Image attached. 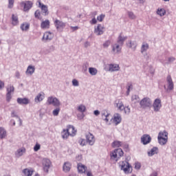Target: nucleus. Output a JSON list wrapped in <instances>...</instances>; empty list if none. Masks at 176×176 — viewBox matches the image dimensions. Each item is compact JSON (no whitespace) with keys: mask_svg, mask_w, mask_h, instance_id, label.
I'll list each match as a JSON object with an SVG mask.
<instances>
[{"mask_svg":"<svg viewBox=\"0 0 176 176\" xmlns=\"http://www.w3.org/2000/svg\"><path fill=\"white\" fill-rule=\"evenodd\" d=\"M123 33H120L117 38V43L111 45L112 52L114 54H119L122 52V47L124 45V41H127V36H122Z\"/></svg>","mask_w":176,"mask_h":176,"instance_id":"f257e3e1","label":"nucleus"},{"mask_svg":"<svg viewBox=\"0 0 176 176\" xmlns=\"http://www.w3.org/2000/svg\"><path fill=\"white\" fill-rule=\"evenodd\" d=\"M104 69L107 72H116L120 70V66L118 64L110 63V64H104Z\"/></svg>","mask_w":176,"mask_h":176,"instance_id":"f03ea898","label":"nucleus"},{"mask_svg":"<svg viewBox=\"0 0 176 176\" xmlns=\"http://www.w3.org/2000/svg\"><path fill=\"white\" fill-rule=\"evenodd\" d=\"M166 82L167 85L166 86H164V89L166 91V93H170V91L174 90V82H173V78H171L170 75H168L166 77Z\"/></svg>","mask_w":176,"mask_h":176,"instance_id":"7ed1b4c3","label":"nucleus"},{"mask_svg":"<svg viewBox=\"0 0 176 176\" xmlns=\"http://www.w3.org/2000/svg\"><path fill=\"white\" fill-rule=\"evenodd\" d=\"M54 38V34L52 32L47 31L43 34V36L41 38L42 42L46 43L50 42Z\"/></svg>","mask_w":176,"mask_h":176,"instance_id":"20e7f679","label":"nucleus"},{"mask_svg":"<svg viewBox=\"0 0 176 176\" xmlns=\"http://www.w3.org/2000/svg\"><path fill=\"white\" fill-rule=\"evenodd\" d=\"M140 105L141 108H143V109H145V108H149V107L152 105V100L148 97L144 98L140 102Z\"/></svg>","mask_w":176,"mask_h":176,"instance_id":"39448f33","label":"nucleus"},{"mask_svg":"<svg viewBox=\"0 0 176 176\" xmlns=\"http://www.w3.org/2000/svg\"><path fill=\"white\" fill-rule=\"evenodd\" d=\"M47 102L49 105H53L54 107H60V105H61L60 100L57 98L53 96L48 97Z\"/></svg>","mask_w":176,"mask_h":176,"instance_id":"423d86ee","label":"nucleus"},{"mask_svg":"<svg viewBox=\"0 0 176 176\" xmlns=\"http://www.w3.org/2000/svg\"><path fill=\"white\" fill-rule=\"evenodd\" d=\"M162 100L160 98H156L155 99L153 103V108L154 112H160V109H162Z\"/></svg>","mask_w":176,"mask_h":176,"instance_id":"0eeeda50","label":"nucleus"},{"mask_svg":"<svg viewBox=\"0 0 176 176\" xmlns=\"http://www.w3.org/2000/svg\"><path fill=\"white\" fill-rule=\"evenodd\" d=\"M43 171L49 173V168L52 167V161L47 158H44L42 162Z\"/></svg>","mask_w":176,"mask_h":176,"instance_id":"6e6552de","label":"nucleus"},{"mask_svg":"<svg viewBox=\"0 0 176 176\" xmlns=\"http://www.w3.org/2000/svg\"><path fill=\"white\" fill-rule=\"evenodd\" d=\"M54 24L57 30V31H63V30L66 27L67 23L58 20L56 19L54 22Z\"/></svg>","mask_w":176,"mask_h":176,"instance_id":"1a4fd4ad","label":"nucleus"},{"mask_svg":"<svg viewBox=\"0 0 176 176\" xmlns=\"http://www.w3.org/2000/svg\"><path fill=\"white\" fill-rule=\"evenodd\" d=\"M32 5H34V3L30 1H22L21 3V6L23 7L24 12H28V10L32 8Z\"/></svg>","mask_w":176,"mask_h":176,"instance_id":"9d476101","label":"nucleus"},{"mask_svg":"<svg viewBox=\"0 0 176 176\" xmlns=\"http://www.w3.org/2000/svg\"><path fill=\"white\" fill-rule=\"evenodd\" d=\"M114 107L120 112H122L124 109V104H123V102L120 99H117L114 101Z\"/></svg>","mask_w":176,"mask_h":176,"instance_id":"9b49d317","label":"nucleus"},{"mask_svg":"<svg viewBox=\"0 0 176 176\" xmlns=\"http://www.w3.org/2000/svg\"><path fill=\"white\" fill-rule=\"evenodd\" d=\"M121 170H122L125 174H129L130 173V164L127 162H122L120 164Z\"/></svg>","mask_w":176,"mask_h":176,"instance_id":"f8f14e48","label":"nucleus"},{"mask_svg":"<svg viewBox=\"0 0 176 176\" xmlns=\"http://www.w3.org/2000/svg\"><path fill=\"white\" fill-rule=\"evenodd\" d=\"M38 8L41 9V12L45 14V16H47L49 14V8H47V6L42 3L41 2V0H38Z\"/></svg>","mask_w":176,"mask_h":176,"instance_id":"ddd939ff","label":"nucleus"},{"mask_svg":"<svg viewBox=\"0 0 176 176\" xmlns=\"http://www.w3.org/2000/svg\"><path fill=\"white\" fill-rule=\"evenodd\" d=\"M152 141V138L148 134H144L141 138V142L143 145H148Z\"/></svg>","mask_w":176,"mask_h":176,"instance_id":"4468645a","label":"nucleus"},{"mask_svg":"<svg viewBox=\"0 0 176 176\" xmlns=\"http://www.w3.org/2000/svg\"><path fill=\"white\" fill-rule=\"evenodd\" d=\"M86 140L87 144L91 146L94 145V143L96 142V138H94V135L91 133L86 135Z\"/></svg>","mask_w":176,"mask_h":176,"instance_id":"2eb2a0df","label":"nucleus"},{"mask_svg":"<svg viewBox=\"0 0 176 176\" xmlns=\"http://www.w3.org/2000/svg\"><path fill=\"white\" fill-rule=\"evenodd\" d=\"M104 28L101 25V24H98L94 29V33L99 36L100 35H102V34H104Z\"/></svg>","mask_w":176,"mask_h":176,"instance_id":"dca6fc26","label":"nucleus"},{"mask_svg":"<svg viewBox=\"0 0 176 176\" xmlns=\"http://www.w3.org/2000/svg\"><path fill=\"white\" fill-rule=\"evenodd\" d=\"M159 60L160 61V63H162V64H164V65H165V64H168L170 63H174V61H175V58L173 56H170L168 58V62H167V57L165 56L164 59L160 58Z\"/></svg>","mask_w":176,"mask_h":176,"instance_id":"f3484780","label":"nucleus"},{"mask_svg":"<svg viewBox=\"0 0 176 176\" xmlns=\"http://www.w3.org/2000/svg\"><path fill=\"white\" fill-rule=\"evenodd\" d=\"M72 167V164L69 162H65L63 165V171L64 173H69Z\"/></svg>","mask_w":176,"mask_h":176,"instance_id":"a211bd4d","label":"nucleus"},{"mask_svg":"<svg viewBox=\"0 0 176 176\" xmlns=\"http://www.w3.org/2000/svg\"><path fill=\"white\" fill-rule=\"evenodd\" d=\"M16 102H18L19 105H28V104H30V99L27 98H18Z\"/></svg>","mask_w":176,"mask_h":176,"instance_id":"6ab92c4d","label":"nucleus"},{"mask_svg":"<svg viewBox=\"0 0 176 176\" xmlns=\"http://www.w3.org/2000/svg\"><path fill=\"white\" fill-rule=\"evenodd\" d=\"M159 153V148L157 146L153 147L150 151L147 152V155L149 157H152L154 155H157Z\"/></svg>","mask_w":176,"mask_h":176,"instance_id":"aec40b11","label":"nucleus"},{"mask_svg":"<svg viewBox=\"0 0 176 176\" xmlns=\"http://www.w3.org/2000/svg\"><path fill=\"white\" fill-rule=\"evenodd\" d=\"M113 122L115 123L116 126L122 122V116L119 113L114 114Z\"/></svg>","mask_w":176,"mask_h":176,"instance_id":"412c9836","label":"nucleus"},{"mask_svg":"<svg viewBox=\"0 0 176 176\" xmlns=\"http://www.w3.org/2000/svg\"><path fill=\"white\" fill-rule=\"evenodd\" d=\"M126 47L129 49H133V50H135V49H137V41H132L131 40H129L126 42Z\"/></svg>","mask_w":176,"mask_h":176,"instance_id":"4be33fe9","label":"nucleus"},{"mask_svg":"<svg viewBox=\"0 0 176 176\" xmlns=\"http://www.w3.org/2000/svg\"><path fill=\"white\" fill-rule=\"evenodd\" d=\"M78 171L80 174H83L84 173H86L87 170V167L81 163L78 164L77 166Z\"/></svg>","mask_w":176,"mask_h":176,"instance_id":"5701e85b","label":"nucleus"},{"mask_svg":"<svg viewBox=\"0 0 176 176\" xmlns=\"http://www.w3.org/2000/svg\"><path fill=\"white\" fill-rule=\"evenodd\" d=\"M20 21H19V16L17 15L12 14L11 18V23L12 25H19Z\"/></svg>","mask_w":176,"mask_h":176,"instance_id":"b1692460","label":"nucleus"},{"mask_svg":"<svg viewBox=\"0 0 176 176\" xmlns=\"http://www.w3.org/2000/svg\"><path fill=\"white\" fill-rule=\"evenodd\" d=\"M67 130L69 131H71L70 133V137H75L76 135V129H75V126H74L73 125H67Z\"/></svg>","mask_w":176,"mask_h":176,"instance_id":"393cba45","label":"nucleus"},{"mask_svg":"<svg viewBox=\"0 0 176 176\" xmlns=\"http://www.w3.org/2000/svg\"><path fill=\"white\" fill-rule=\"evenodd\" d=\"M60 134L63 140H68V137L71 135L69 131H68V128L63 129Z\"/></svg>","mask_w":176,"mask_h":176,"instance_id":"a878e982","label":"nucleus"},{"mask_svg":"<svg viewBox=\"0 0 176 176\" xmlns=\"http://www.w3.org/2000/svg\"><path fill=\"white\" fill-rule=\"evenodd\" d=\"M35 72V66L29 65L25 72L26 75H32Z\"/></svg>","mask_w":176,"mask_h":176,"instance_id":"bb28decb","label":"nucleus"},{"mask_svg":"<svg viewBox=\"0 0 176 176\" xmlns=\"http://www.w3.org/2000/svg\"><path fill=\"white\" fill-rule=\"evenodd\" d=\"M43 98H45V94L39 93L34 98L35 102H41V101H43Z\"/></svg>","mask_w":176,"mask_h":176,"instance_id":"cd10ccee","label":"nucleus"},{"mask_svg":"<svg viewBox=\"0 0 176 176\" xmlns=\"http://www.w3.org/2000/svg\"><path fill=\"white\" fill-rule=\"evenodd\" d=\"M41 27L43 30H45V28H49L50 27V21L45 20L41 22Z\"/></svg>","mask_w":176,"mask_h":176,"instance_id":"c85d7f7f","label":"nucleus"},{"mask_svg":"<svg viewBox=\"0 0 176 176\" xmlns=\"http://www.w3.org/2000/svg\"><path fill=\"white\" fill-rule=\"evenodd\" d=\"M20 28L21 31H28L30 30V23L25 22L21 24Z\"/></svg>","mask_w":176,"mask_h":176,"instance_id":"c756f323","label":"nucleus"},{"mask_svg":"<svg viewBox=\"0 0 176 176\" xmlns=\"http://www.w3.org/2000/svg\"><path fill=\"white\" fill-rule=\"evenodd\" d=\"M157 140L160 145H162L163 146L166 145V144H167L168 141V138H157Z\"/></svg>","mask_w":176,"mask_h":176,"instance_id":"7c9ffc66","label":"nucleus"},{"mask_svg":"<svg viewBox=\"0 0 176 176\" xmlns=\"http://www.w3.org/2000/svg\"><path fill=\"white\" fill-rule=\"evenodd\" d=\"M25 153V148H19L16 153L15 156L16 157H20L21 156H23V155Z\"/></svg>","mask_w":176,"mask_h":176,"instance_id":"2f4dec72","label":"nucleus"},{"mask_svg":"<svg viewBox=\"0 0 176 176\" xmlns=\"http://www.w3.org/2000/svg\"><path fill=\"white\" fill-rule=\"evenodd\" d=\"M168 138V133L166 131H160L158 133L157 138Z\"/></svg>","mask_w":176,"mask_h":176,"instance_id":"473e14b6","label":"nucleus"},{"mask_svg":"<svg viewBox=\"0 0 176 176\" xmlns=\"http://www.w3.org/2000/svg\"><path fill=\"white\" fill-rule=\"evenodd\" d=\"M89 73L92 76H96L98 74V70L96 67H89Z\"/></svg>","mask_w":176,"mask_h":176,"instance_id":"72a5a7b5","label":"nucleus"},{"mask_svg":"<svg viewBox=\"0 0 176 176\" xmlns=\"http://www.w3.org/2000/svg\"><path fill=\"white\" fill-rule=\"evenodd\" d=\"M34 170H30L28 168H25L23 170V174H24L25 176H32Z\"/></svg>","mask_w":176,"mask_h":176,"instance_id":"f704fd0d","label":"nucleus"},{"mask_svg":"<svg viewBox=\"0 0 176 176\" xmlns=\"http://www.w3.org/2000/svg\"><path fill=\"white\" fill-rule=\"evenodd\" d=\"M116 152H117L116 149L112 151L110 153V157H111V159H112L113 160H116V162H118V153Z\"/></svg>","mask_w":176,"mask_h":176,"instance_id":"c9c22d12","label":"nucleus"},{"mask_svg":"<svg viewBox=\"0 0 176 176\" xmlns=\"http://www.w3.org/2000/svg\"><path fill=\"white\" fill-rule=\"evenodd\" d=\"M6 137V130L3 127H0V138L1 140Z\"/></svg>","mask_w":176,"mask_h":176,"instance_id":"e433bc0d","label":"nucleus"},{"mask_svg":"<svg viewBox=\"0 0 176 176\" xmlns=\"http://www.w3.org/2000/svg\"><path fill=\"white\" fill-rule=\"evenodd\" d=\"M7 94H12V93H14V87L12 85H9L6 87Z\"/></svg>","mask_w":176,"mask_h":176,"instance_id":"4c0bfd02","label":"nucleus"},{"mask_svg":"<svg viewBox=\"0 0 176 176\" xmlns=\"http://www.w3.org/2000/svg\"><path fill=\"white\" fill-rule=\"evenodd\" d=\"M131 101L134 102L135 104H137V102H140V96L138 95H133L131 96Z\"/></svg>","mask_w":176,"mask_h":176,"instance_id":"58836bf2","label":"nucleus"},{"mask_svg":"<svg viewBox=\"0 0 176 176\" xmlns=\"http://www.w3.org/2000/svg\"><path fill=\"white\" fill-rule=\"evenodd\" d=\"M111 145L113 148H120V146H122V142L114 141Z\"/></svg>","mask_w":176,"mask_h":176,"instance_id":"ea45409f","label":"nucleus"},{"mask_svg":"<svg viewBox=\"0 0 176 176\" xmlns=\"http://www.w3.org/2000/svg\"><path fill=\"white\" fill-rule=\"evenodd\" d=\"M149 49V45L148 43L142 44L141 47V53H144V52H146Z\"/></svg>","mask_w":176,"mask_h":176,"instance_id":"a19ab883","label":"nucleus"},{"mask_svg":"<svg viewBox=\"0 0 176 176\" xmlns=\"http://www.w3.org/2000/svg\"><path fill=\"white\" fill-rule=\"evenodd\" d=\"M60 111H61V109H60L59 107H57L56 109L53 110L52 115L54 116H58V113H60Z\"/></svg>","mask_w":176,"mask_h":176,"instance_id":"79ce46f5","label":"nucleus"},{"mask_svg":"<svg viewBox=\"0 0 176 176\" xmlns=\"http://www.w3.org/2000/svg\"><path fill=\"white\" fill-rule=\"evenodd\" d=\"M116 152L117 153L118 158L122 157L123 156V155L124 154V153L123 152V150H122V148L116 149Z\"/></svg>","mask_w":176,"mask_h":176,"instance_id":"37998d69","label":"nucleus"},{"mask_svg":"<svg viewBox=\"0 0 176 176\" xmlns=\"http://www.w3.org/2000/svg\"><path fill=\"white\" fill-rule=\"evenodd\" d=\"M157 14H159V16H163L164 14H166V10L163 8L158 9L157 11Z\"/></svg>","mask_w":176,"mask_h":176,"instance_id":"c03bdc74","label":"nucleus"},{"mask_svg":"<svg viewBox=\"0 0 176 176\" xmlns=\"http://www.w3.org/2000/svg\"><path fill=\"white\" fill-rule=\"evenodd\" d=\"M127 86L126 96H129L130 94V90L133 89V84H131V82H128Z\"/></svg>","mask_w":176,"mask_h":176,"instance_id":"a18cd8bd","label":"nucleus"},{"mask_svg":"<svg viewBox=\"0 0 176 176\" xmlns=\"http://www.w3.org/2000/svg\"><path fill=\"white\" fill-rule=\"evenodd\" d=\"M127 13L129 19H131L132 20H135V19L137 18V16H135V14H134V12L128 11Z\"/></svg>","mask_w":176,"mask_h":176,"instance_id":"49530a36","label":"nucleus"},{"mask_svg":"<svg viewBox=\"0 0 176 176\" xmlns=\"http://www.w3.org/2000/svg\"><path fill=\"white\" fill-rule=\"evenodd\" d=\"M78 111L79 112H82V113H83V112H85L86 111V106L83 105V104H80L78 108Z\"/></svg>","mask_w":176,"mask_h":176,"instance_id":"de8ad7c7","label":"nucleus"},{"mask_svg":"<svg viewBox=\"0 0 176 176\" xmlns=\"http://www.w3.org/2000/svg\"><path fill=\"white\" fill-rule=\"evenodd\" d=\"M111 45V41L109 40L106 41L102 46L104 49H107V47H109V45Z\"/></svg>","mask_w":176,"mask_h":176,"instance_id":"09e8293b","label":"nucleus"},{"mask_svg":"<svg viewBox=\"0 0 176 176\" xmlns=\"http://www.w3.org/2000/svg\"><path fill=\"white\" fill-rule=\"evenodd\" d=\"M14 5V0H8V8L12 9Z\"/></svg>","mask_w":176,"mask_h":176,"instance_id":"8fccbe9b","label":"nucleus"},{"mask_svg":"<svg viewBox=\"0 0 176 176\" xmlns=\"http://www.w3.org/2000/svg\"><path fill=\"white\" fill-rule=\"evenodd\" d=\"M105 19V14H100V16H97L98 21H100V23Z\"/></svg>","mask_w":176,"mask_h":176,"instance_id":"3c124183","label":"nucleus"},{"mask_svg":"<svg viewBox=\"0 0 176 176\" xmlns=\"http://www.w3.org/2000/svg\"><path fill=\"white\" fill-rule=\"evenodd\" d=\"M6 100L7 102H10V100H12V94H6Z\"/></svg>","mask_w":176,"mask_h":176,"instance_id":"603ef678","label":"nucleus"},{"mask_svg":"<svg viewBox=\"0 0 176 176\" xmlns=\"http://www.w3.org/2000/svg\"><path fill=\"white\" fill-rule=\"evenodd\" d=\"M72 85L75 87H78V86H79V81L74 78L72 80Z\"/></svg>","mask_w":176,"mask_h":176,"instance_id":"864d4df0","label":"nucleus"},{"mask_svg":"<svg viewBox=\"0 0 176 176\" xmlns=\"http://www.w3.org/2000/svg\"><path fill=\"white\" fill-rule=\"evenodd\" d=\"M102 115L105 116V118H104L105 122H109V120L108 119V116H109V113H108V111H104Z\"/></svg>","mask_w":176,"mask_h":176,"instance_id":"5fc2aeb1","label":"nucleus"},{"mask_svg":"<svg viewBox=\"0 0 176 176\" xmlns=\"http://www.w3.org/2000/svg\"><path fill=\"white\" fill-rule=\"evenodd\" d=\"M34 17L36 19H39V17H41V11H39V10H36L34 12Z\"/></svg>","mask_w":176,"mask_h":176,"instance_id":"6e6d98bb","label":"nucleus"},{"mask_svg":"<svg viewBox=\"0 0 176 176\" xmlns=\"http://www.w3.org/2000/svg\"><path fill=\"white\" fill-rule=\"evenodd\" d=\"M39 149H41V144H36L34 147V152H38V151H39Z\"/></svg>","mask_w":176,"mask_h":176,"instance_id":"4d7b16f0","label":"nucleus"},{"mask_svg":"<svg viewBox=\"0 0 176 176\" xmlns=\"http://www.w3.org/2000/svg\"><path fill=\"white\" fill-rule=\"evenodd\" d=\"M78 142L80 145H82V146H85V145H86V140L85 139H80Z\"/></svg>","mask_w":176,"mask_h":176,"instance_id":"13d9d810","label":"nucleus"},{"mask_svg":"<svg viewBox=\"0 0 176 176\" xmlns=\"http://www.w3.org/2000/svg\"><path fill=\"white\" fill-rule=\"evenodd\" d=\"M124 113H126V115H129V113H130V107H124V109H123Z\"/></svg>","mask_w":176,"mask_h":176,"instance_id":"bf43d9fd","label":"nucleus"},{"mask_svg":"<svg viewBox=\"0 0 176 176\" xmlns=\"http://www.w3.org/2000/svg\"><path fill=\"white\" fill-rule=\"evenodd\" d=\"M11 118H19V116H17L16 111H13L11 113Z\"/></svg>","mask_w":176,"mask_h":176,"instance_id":"052dcab7","label":"nucleus"},{"mask_svg":"<svg viewBox=\"0 0 176 176\" xmlns=\"http://www.w3.org/2000/svg\"><path fill=\"white\" fill-rule=\"evenodd\" d=\"M135 168L137 170H140L141 168V164L140 162L135 163Z\"/></svg>","mask_w":176,"mask_h":176,"instance_id":"680f3d73","label":"nucleus"},{"mask_svg":"<svg viewBox=\"0 0 176 176\" xmlns=\"http://www.w3.org/2000/svg\"><path fill=\"white\" fill-rule=\"evenodd\" d=\"M70 28L72 30L73 32L79 30V27L78 26H71Z\"/></svg>","mask_w":176,"mask_h":176,"instance_id":"e2e57ef3","label":"nucleus"},{"mask_svg":"<svg viewBox=\"0 0 176 176\" xmlns=\"http://www.w3.org/2000/svg\"><path fill=\"white\" fill-rule=\"evenodd\" d=\"M5 87V82L0 80V90H2Z\"/></svg>","mask_w":176,"mask_h":176,"instance_id":"0e129e2a","label":"nucleus"},{"mask_svg":"<svg viewBox=\"0 0 176 176\" xmlns=\"http://www.w3.org/2000/svg\"><path fill=\"white\" fill-rule=\"evenodd\" d=\"M90 24H97V19H96V17H94V18L90 21Z\"/></svg>","mask_w":176,"mask_h":176,"instance_id":"69168bd1","label":"nucleus"},{"mask_svg":"<svg viewBox=\"0 0 176 176\" xmlns=\"http://www.w3.org/2000/svg\"><path fill=\"white\" fill-rule=\"evenodd\" d=\"M87 72V65H82V72Z\"/></svg>","mask_w":176,"mask_h":176,"instance_id":"338daca9","label":"nucleus"},{"mask_svg":"<svg viewBox=\"0 0 176 176\" xmlns=\"http://www.w3.org/2000/svg\"><path fill=\"white\" fill-rule=\"evenodd\" d=\"M82 155H78L77 157H76V160L77 162H80V160H82Z\"/></svg>","mask_w":176,"mask_h":176,"instance_id":"774afa93","label":"nucleus"}]
</instances>
